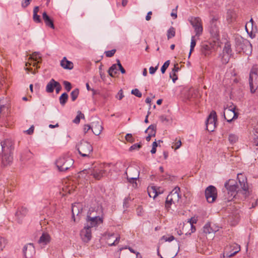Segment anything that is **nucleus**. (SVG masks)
Masks as SVG:
<instances>
[{
	"instance_id": "1",
	"label": "nucleus",
	"mask_w": 258,
	"mask_h": 258,
	"mask_svg": "<svg viewBox=\"0 0 258 258\" xmlns=\"http://www.w3.org/2000/svg\"><path fill=\"white\" fill-rule=\"evenodd\" d=\"M108 165L105 163L97 164L94 166L92 168L89 169L87 171L84 170L83 172H87V173L90 174L93 178L96 180L101 179L106 172V168Z\"/></svg>"
},
{
	"instance_id": "2",
	"label": "nucleus",
	"mask_w": 258,
	"mask_h": 258,
	"mask_svg": "<svg viewBox=\"0 0 258 258\" xmlns=\"http://www.w3.org/2000/svg\"><path fill=\"white\" fill-rule=\"evenodd\" d=\"M180 188L175 187L168 195L165 202V206L166 209L169 210L171 205L178 203L180 196H179Z\"/></svg>"
},
{
	"instance_id": "3",
	"label": "nucleus",
	"mask_w": 258,
	"mask_h": 258,
	"mask_svg": "<svg viewBox=\"0 0 258 258\" xmlns=\"http://www.w3.org/2000/svg\"><path fill=\"white\" fill-rule=\"evenodd\" d=\"M249 84L250 92L254 93L258 88V69L253 67L250 70L249 76Z\"/></svg>"
},
{
	"instance_id": "4",
	"label": "nucleus",
	"mask_w": 258,
	"mask_h": 258,
	"mask_svg": "<svg viewBox=\"0 0 258 258\" xmlns=\"http://www.w3.org/2000/svg\"><path fill=\"white\" fill-rule=\"evenodd\" d=\"M74 161L70 157H60L55 161V164L59 171H65L73 165Z\"/></svg>"
},
{
	"instance_id": "5",
	"label": "nucleus",
	"mask_w": 258,
	"mask_h": 258,
	"mask_svg": "<svg viewBox=\"0 0 258 258\" xmlns=\"http://www.w3.org/2000/svg\"><path fill=\"white\" fill-rule=\"evenodd\" d=\"M224 186L227 190L228 195H230V198L232 199L235 197L236 194H241L239 185L234 179H229L224 184Z\"/></svg>"
},
{
	"instance_id": "6",
	"label": "nucleus",
	"mask_w": 258,
	"mask_h": 258,
	"mask_svg": "<svg viewBox=\"0 0 258 258\" xmlns=\"http://www.w3.org/2000/svg\"><path fill=\"white\" fill-rule=\"evenodd\" d=\"M79 154L84 157H89L93 151L92 145L88 142L81 141L76 146Z\"/></svg>"
},
{
	"instance_id": "7",
	"label": "nucleus",
	"mask_w": 258,
	"mask_h": 258,
	"mask_svg": "<svg viewBox=\"0 0 258 258\" xmlns=\"http://www.w3.org/2000/svg\"><path fill=\"white\" fill-rule=\"evenodd\" d=\"M219 25L220 22L216 17H213L210 21L209 31L211 37L216 40L220 38Z\"/></svg>"
},
{
	"instance_id": "8",
	"label": "nucleus",
	"mask_w": 258,
	"mask_h": 258,
	"mask_svg": "<svg viewBox=\"0 0 258 258\" xmlns=\"http://www.w3.org/2000/svg\"><path fill=\"white\" fill-rule=\"evenodd\" d=\"M85 226L91 228L102 224L103 222V217L102 214L101 216L91 215L87 216Z\"/></svg>"
},
{
	"instance_id": "9",
	"label": "nucleus",
	"mask_w": 258,
	"mask_h": 258,
	"mask_svg": "<svg viewBox=\"0 0 258 258\" xmlns=\"http://www.w3.org/2000/svg\"><path fill=\"white\" fill-rule=\"evenodd\" d=\"M238 180L239 187L241 190V194L246 197L248 195V186L247 182L246 177L242 173H238L237 176Z\"/></svg>"
},
{
	"instance_id": "10",
	"label": "nucleus",
	"mask_w": 258,
	"mask_h": 258,
	"mask_svg": "<svg viewBox=\"0 0 258 258\" xmlns=\"http://www.w3.org/2000/svg\"><path fill=\"white\" fill-rule=\"evenodd\" d=\"M215 41L210 42L205 41L202 42L200 45V52L201 54L205 56H210L214 50Z\"/></svg>"
},
{
	"instance_id": "11",
	"label": "nucleus",
	"mask_w": 258,
	"mask_h": 258,
	"mask_svg": "<svg viewBox=\"0 0 258 258\" xmlns=\"http://www.w3.org/2000/svg\"><path fill=\"white\" fill-rule=\"evenodd\" d=\"M205 194L207 201L209 203H213L217 199V189L213 185H210L207 187L205 190Z\"/></svg>"
},
{
	"instance_id": "12",
	"label": "nucleus",
	"mask_w": 258,
	"mask_h": 258,
	"mask_svg": "<svg viewBox=\"0 0 258 258\" xmlns=\"http://www.w3.org/2000/svg\"><path fill=\"white\" fill-rule=\"evenodd\" d=\"M217 121L216 112L212 111L209 115L206 121V127L209 132H213L216 127Z\"/></svg>"
},
{
	"instance_id": "13",
	"label": "nucleus",
	"mask_w": 258,
	"mask_h": 258,
	"mask_svg": "<svg viewBox=\"0 0 258 258\" xmlns=\"http://www.w3.org/2000/svg\"><path fill=\"white\" fill-rule=\"evenodd\" d=\"M235 107L232 106L224 109V118L228 122H230L234 119H236L238 117V114L235 112Z\"/></svg>"
},
{
	"instance_id": "14",
	"label": "nucleus",
	"mask_w": 258,
	"mask_h": 258,
	"mask_svg": "<svg viewBox=\"0 0 258 258\" xmlns=\"http://www.w3.org/2000/svg\"><path fill=\"white\" fill-rule=\"evenodd\" d=\"M2 153H12L14 149V143L10 139H6L1 143Z\"/></svg>"
},
{
	"instance_id": "15",
	"label": "nucleus",
	"mask_w": 258,
	"mask_h": 258,
	"mask_svg": "<svg viewBox=\"0 0 258 258\" xmlns=\"http://www.w3.org/2000/svg\"><path fill=\"white\" fill-rule=\"evenodd\" d=\"M231 51L232 50L230 43L228 42L226 43L223 49V53L221 57L222 63L226 64L228 62L231 55Z\"/></svg>"
},
{
	"instance_id": "16",
	"label": "nucleus",
	"mask_w": 258,
	"mask_h": 258,
	"mask_svg": "<svg viewBox=\"0 0 258 258\" xmlns=\"http://www.w3.org/2000/svg\"><path fill=\"white\" fill-rule=\"evenodd\" d=\"M190 22L195 29L196 35L198 36H200L203 30L201 19L199 17H196L192 19Z\"/></svg>"
},
{
	"instance_id": "17",
	"label": "nucleus",
	"mask_w": 258,
	"mask_h": 258,
	"mask_svg": "<svg viewBox=\"0 0 258 258\" xmlns=\"http://www.w3.org/2000/svg\"><path fill=\"white\" fill-rule=\"evenodd\" d=\"M80 236L84 242H89L92 237L91 228L85 226L84 229L80 231Z\"/></svg>"
},
{
	"instance_id": "18",
	"label": "nucleus",
	"mask_w": 258,
	"mask_h": 258,
	"mask_svg": "<svg viewBox=\"0 0 258 258\" xmlns=\"http://www.w3.org/2000/svg\"><path fill=\"white\" fill-rule=\"evenodd\" d=\"M28 213V209L24 207L19 208L15 213V217L16 220L19 223L22 222L23 218L26 216Z\"/></svg>"
},
{
	"instance_id": "19",
	"label": "nucleus",
	"mask_w": 258,
	"mask_h": 258,
	"mask_svg": "<svg viewBox=\"0 0 258 258\" xmlns=\"http://www.w3.org/2000/svg\"><path fill=\"white\" fill-rule=\"evenodd\" d=\"M25 258L32 256L35 253V247L32 243H28L25 245L23 249Z\"/></svg>"
},
{
	"instance_id": "20",
	"label": "nucleus",
	"mask_w": 258,
	"mask_h": 258,
	"mask_svg": "<svg viewBox=\"0 0 258 258\" xmlns=\"http://www.w3.org/2000/svg\"><path fill=\"white\" fill-rule=\"evenodd\" d=\"M220 227L213 223H208L205 224L203 227V231L205 233H215L219 231Z\"/></svg>"
},
{
	"instance_id": "21",
	"label": "nucleus",
	"mask_w": 258,
	"mask_h": 258,
	"mask_svg": "<svg viewBox=\"0 0 258 258\" xmlns=\"http://www.w3.org/2000/svg\"><path fill=\"white\" fill-rule=\"evenodd\" d=\"M240 48L247 55H250L252 52V45L250 42L246 39L242 40V42L240 44Z\"/></svg>"
},
{
	"instance_id": "22",
	"label": "nucleus",
	"mask_w": 258,
	"mask_h": 258,
	"mask_svg": "<svg viewBox=\"0 0 258 258\" xmlns=\"http://www.w3.org/2000/svg\"><path fill=\"white\" fill-rule=\"evenodd\" d=\"M50 236L47 233H43L38 241V243L41 247H43L50 241Z\"/></svg>"
},
{
	"instance_id": "23",
	"label": "nucleus",
	"mask_w": 258,
	"mask_h": 258,
	"mask_svg": "<svg viewBox=\"0 0 258 258\" xmlns=\"http://www.w3.org/2000/svg\"><path fill=\"white\" fill-rule=\"evenodd\" d=\"M91 126L92 132L96 136L100 135L103 130L102 124L99 121L92 122Z\"/></svg>"
},
{
	"instance_id": "24",
	"label": "nucleus",
	"mask_w": 258,
	"mask_h": 258,
	"mask_svg": "<svg viewBox=\"0 0 258 258\" xmlns=\"http://www.w3.org/2000/svg\"><path fill=\"white\" fill-rule=\"evenodd\" d=\"M149 196L150 198L155 199L159 194L162 193L160 187H157L155 186H149L147 189Z\"/></svg>"
},
{
	"instance_id": "25",
	"label": "nucleus",
	"mask_w": 258,
	"mask_h": 258,
	"mask_svg": "<svg viewBox=\"0 0 258 258\" xmlns=\"http://www.w3.org/2000/svg\"><path fill=\"white\" fill-rule=\"evenodd\" d=\"M2 163L4 166L10 165L13 161L12 153H1Z\"/></svg>"
},
{
	"instance_id": "26",
	"label": "nucleus",
	"mask_w": 258,
	"mask_h": 258,
	"mask_svg": "<svg viewBox=\"0 0 258 258\" xmlns=\"http://www.w3.org/2000/svg\"><path fill=\"white\" fill-rule=\"evenodd\" d=\"M72 217L74 218V220L75 221V216H79L82 212V207L80 203H77L72 205Z\"/></svg>"
},
{
	"instance_id": "27",
	"label": "nucleus",
	"mask_w": 258,
	"mask_h": 258,
	"mask_svg": "<svg viewBox=\"0 0 258 258\" xmlns=\"http://www.w3.org/2000/svg\"><path fill=\"white\" fill-rule=\"evenodd\" d=\"M42 19L44 21L45 25L52 29H54L53 20L48 16L46 12H44L42 13Z\"/></svg>"
},
{
	"instance_id": "28",
	"label": "nucleus",
	"mask_w": 258,
	"mask_h": 258,
	"mask_svg": "<svg viewBox=\"0 0 258 258\" xmlns=\"http://www.w3.org/2000/svg\"><path fill=\"white\" fill-rule=\"evenodd\" d=\"M60 66L64 69L72 70L73 69V63L64 57L60 61Z\"/></svg>"
},
{
	"instance_id": "29",
	"label": "nucleus",
	"mask_w": 258,
	"mask_h": 258,
	"mask_svg": "<svg viewBox=\"0 0 258 258\" xmlns=\"http://www.w3.org/2000/svg\"><path fill=\"white\" fill-rule=\"evenodd\" d=\"M30 58L31 61H33L32 65L34 67H37V64L41 62V56L40 54L38 52H35L33 53L30 56Z\"/></svg>"
},
{
	"instance_id": "30",
	"label": "nucleus",
	"mask_w": 258,
	"mask_h": 258,
	"mask_svg": "<svg viewBox=\"0 0 258 258\" xmlns=\"http://www.w3.org/2000/svg\"><path fill=\"white\" fill-rule=\"evenodd\" d=\"M39 11V7L38 6H36L34 8L33 11V20L34 22L36 23H40L42 22L40 16L38 15Z\"/></svg>"
},
{
	"instance_id": "31",
	"label": "nucleus",
	"mask_w": 258,
	"mask_h": 258,
	"mask_svg": "<svg viewBox=\"0 0 258 258\" xmlns=\"http://www.w3.org/2000/svg\"><path fill=\"white\" fill-rule=\"evenodd\" d=\"M56 81L52 79L47 84L46 87V91L48 93H52L54 91L55 85H56Z\"/></svg>"
},
{
	"instance_id": "32",
	"label": "nucleus",
	"mask_w": 258,
	"mask_h": 258,
	"mask_svg": "<svg viewBox=\"0 0 258 258\" xmlns=\"http://www.w3.org/2000/svg\"><path fill=\"white\" fill-rule=\"evenodd\" d=\"M117 64H113L110 67L108 71L109 76L112 77H114L115 75L117 73Z\"/></svg>"
},
{
	"instance_id": "33",
	"label": "nucleus",
	"mask_w": 258,
	"mask_h": 258,
	"mask_svg": "<svg viewBox=\"0 0 258 258\" xmlns=\"http://www.w3.org/2000/svg\"><path fill=\"white\" fill-rule=\"evenodd\" d=\"M150 130H152V132L149 133L148 135L151 136V137H155L156 133V125L155 124L150 125L145 131V133H147L148 131H150Z\"/></svg>"
},
{
	"instance_id": "34",
	"label": "nucleus",
	"mask_w": 258,
	"mask_h": 258,
	"mask_svg": "<svg viewBox=\"0 0 258 258\" xmlns=\"http://www.w3.org/2000/svg\"><path fill=\"white\" fill-rule=\"evenodd\" d=\"M32 153L30 151H27L22 154L21 159L22 161H27L32 157Z\"/></svg>"
},
{
	"instance_id": "35",
	"label": "nucleus",
	"mask_w": 258,
	"mask_h": 258,
	"mask_svg": "<svg viewBox=\"0 0 258 258\" xmlns=\"http://www.w3.org/2000/svg\"><path fill=\"white\" fill-rule=\"evenodd\" d=\"M68 95L67 93H63L61 94V95L59 97V100L60 104L62 106H64L68 99Z\"/></svg>"
},
{
	"instance_id": "36",
	"label": "nucleus",
	"mask_w": 258,
	"mask_h": 258,
	"mask_svg": "<svg viewBox=\"0 0 258 258\" xmlns=\"http://www.w3.org/2000/svg\"><path fill=\"white\" fill-rule=\"evenodd\" d=\"M137 172V175L135 177H129L127 175V179L128 181L133 184H135V186L137 185L136 180L139 178V172L137 170H135Z\"/></svg>"
},
{
	"instance_id": "37",
	"label": "nucleus",
	"mask_w": 258,
	"mask_h": 258,
	"mask_svg": "<svg viewBox=\"0 0 258 258\" xmlns=\"http://www.w3.org/2000/svg\"><path fill=\"white\" fill-rule=\"evenodd\" d=\"M175 35V29L174 27H171L168 30L167 33V39L169 40Z\"/></svg>"
},
{
	"instance_id": "38",
	"label": "nucleus",
	"mask_w": 258,
	"mask_h": 258,
	"mask_svg": "<svg viewBox=\"0 0 258 258\" xmlns=\"http://www.w3.org/2000/svg\"><path fill=\"white\" fill-rule=\"evenodd\" d=\"M79 90L78 88L74 89L71 93V97L73 101H75L78 97Z\"/></svg>"
},
{
	"instance_id": "39",
	"label": "nucleus",
	"mask_w": 258,
	"mask_h": 258,
	"mask_svg": "<svg viewBox=\"0 0 258 258\" xmlns=\"http://www.w3.org/2000/svg\"><path fill=\"white\" fill-rule=\"evenodd\" d=\"M196 45V41L195 40V36H192L191 39V42H190V51L188 55V57H190L191 53L192 51L194 50V49Z\"/></svg>"
},
{
	"instance_id": "40",
	"label": "nucleus",
	"mask_w": 258,
	"mask_h": 258,
	"mask_svg": "<svg viewBox=\"0 0 258 258\" xmlns=\"http://www.w3.org/2000/svg\"><path fill=\"white\" fill-rule=\"evenodd\" d=\"M228 139H229V142L231 144H234L238 141V137L236 135L230 134L229 135Z\"/></svg>"
},
{
	"instance_id": "41",
	"label": "nucleus",
	"mask_w": 258,
	"mask_h": 258,
	"mask_svg": "<svg viewBox=\"0 0 258 258\" xmlns=\"http://www.w3.org/2000/svg\"><path fill=\"white\" fill-rule=\"evenodd\" d=\"M6 244L7 240L4 237H0V251L3 250Z\"/></svg>"
},
{
	"instance_id": "42",
	"label": "nucleus",
	"mask_w": 258,
	"mask_h": 258,
	"mask_svg": "<svg viewBox=\"0 0 258 258\" xmlns=\"http://www.w3.org/2000/svg\"><path fill=\"white\" fill-rule=\"evenodd\" d=\"M84 117V115L80 111L78 112V115L76 118L74 119L73 122L75 123H79L80 121V118Z\"/></svg>"
},
{
	"instance_id": "43",
	"label": "nucleus",
	"mask_w": 258,
	"mask_h": 258,
	"mask_svg": "<svg viewBox=\"0 0 258 258\" xmlns=\"http://www.w3.org/2000/svg\"><path fill=\"white\" fill-rule=\"evenodd\" d=\"M170 64V61L167 60L166 61L163 65L162 66L161 68V71L162 74H164L166 70L167 69V68L169 67V65Z\"/></svg>"
},
{
	"instance_id": "44",
	"label": "nucleus",
	"mask_w": 258,
	"mask_h": 258,
	"mask_svg": "<svg viewBox=\"0 0 258 258\" xmlns=\"http://www.w3.org/2000/svg\"><path fill=\"white\" fill-rule=\"evenodd\" d=\"M131 93L132 94L139 98L141 97L142 96L141 92L138 89L132 90Z\"/></svg>"
},
{
	"instance_id": "45",
	"label": "nucleus",
	"mask_w": 258,
	"mask_h": 258,
	"mask_svg": "<svg viewBox=\"0 0 258 258\" xmlns=\"http://www.w3.org/2000/svg\"><path fill=\"white\" fill-rule=\"evenodd\" d=\"M125 139L127 142L130 143H133L135 142V139L133 138L131 134H127L125 135Z\"/></svg>"
},
{
	"instance_id": "46",
	"label": "nucleus",
	"mask_w": 258,
	"mask_h": 258,
	"mask_svg": "<svg viewBox=\"0 0 258 258\" xmlns=\"http://www.w3.org/2000/svg\"><path fill=\"white\" fill-rule=\"evenodd\" d=\"M63 85L64 86L66 90L68 92H69L71 90V89H72V85H71V84L69 82L64 81L63 82Z\"/></svg>"
},
{
	"instance_id": "47",
	"label": "nucleus",
	"mask_w": 258,
	"mask_h": 258,
	"mask_svg": "<svg viewBox=\"0 0 258 258\" xmlns=\"http://www.w3.org/2000/svg\"><path fill=\"white\" fill-rule=\"evenodd\" d=\"M116 52L115 49H112L111 50H108L105 52V55L107 57H112L114 55V53Z\"/></svg>"
},
{
	"instance_id": "48",
	"label": "nucleus",
	"mask_w": 258,
	"mask_h": 258,
	"mask_svg": "<svg viewBox=\"0 0 258 258\" xmlns=\"http://www.w3.org/2000/svg\"><path fill=\"white\" fill-rule=\"evenodd\" d=\"M142 147V145L141 144H135L133 145L130 148V151H133L135 150H139Z\"/></svg>"
},
{
	"instance_id": "49",
	"label": "nucleus",
	"mask_w": 258,
	"mask_h": 258,
	"mask_svg": "<svg viewBox=\"0 0 258 258\" xmlns=\"http://www.w3.org/2000/svg\"><path fill=\"white\" fill-rule=\"evenodd\" d=\"M30 0H22L21 3V6L23 8H27L30 4Z\"/></svg>"
},
{
	"instance_id": "50",
	"label": "nucleus",
	"mask_w": 258,
	"mask_h": 258,
	"mask_svg": "<svg viewBox=\"0 0 258 258\" xmlns=\"http://www.w3.org/2000/svg\"><path fill=\"white\" fill-rule=\"evenodd\" d=\"M240 250V245L238 244H236L235 245V251L229 255V256L231 257L234 256L235 254H236L238 252H239Z\"/></svg>"
},
{
	"instance_id": "51",
	"label": "nucleus",
	"mask_w": 258,
	"mask_h": 258,
	"mask_svg": "<svg viewBox=\"0 0 258 258\" xmlns=\"http://www.w3.org/2000/svg\"><path fill=\"white\" fill-rule=\"evenodd\" d=\"M158 146V144L156 141H154L152 144V148L151 150V153L152 154H155L156 152V148Z\"/></svg>"
},
{
	"instance_id": "52",
	"label": "nucleus",
	"mask_w": 258,
	"mask_h": 258,
	"mask_svg": "<svg viewBox=\"0 0 258 258\" xmlns=\"http://www.w3.org/2000/svg\"><path fill=\"white\" fill-rule=\"evenodd\" d=\"M116 61H117V66H118V68H119V70L120 71L121 73L122 74H125V70L122 67L121 64L119 60V59H117Z\"/></svg>"
},
{
	"instance_id": "53",
	"label": "nucleus",
	"mask_w": 258,
	"mask_h": 258,
	"mask_svg": "<svg viewBox=\"0 0 258 258\" xmlns=\"http://www.w3.org/2000/svg\"><path fill=\"white\" fill-rule=\"evenodd\" d=\"M162 239L164 240L165 241H172L174 239V237L172 235L170 236L169 237H167L166 236H163L162 237Z\"/></svg>"
},
{
	"instance_id": "54",
	"label": "nucleus",
	"mask_w": 258,
	"mask_h": 258,
	"mask_svg": "<svg viewBox=\"0 0 258 258\" xmlns=\"http://www.w3.org/2000/svg\"><path fill=\"white\" fill-rule=\"evenodd\" d=\"M253 21L252 18L250 20L249 22H247L246 24L245 27V30H246V32H247V33H249L248 25H250L252 27L253 26Z\"/></svg>"
},
{
	"instance_id": "55",
	"label": "nucleus",
	"mask_w": 258,
	"mask_h": 258,
	"mask_svg": "<svg viewBox=\"0 0 258 258\" xmlns=\"http://www.w3.org/2000/svg\"><path fill=\"white\" fill-rule=\"evenodd\" d=\"M160 119L162 122H168L170 121V119L164 115L160 116Z\"/></svg>"
},
{
	"instance_id": "56",
	"label": "nucleus",
	"mask_w": 258,
	"mask_h": 258,
	"mask_svg": "<svg viewBox=\"0 0 258 258\" xmlns=\"http://www.w3.org/2000/svg\"><path fill=\"white\" fill-rule=\"evenodd\" d=\"M170 78H172L173 83H175V81L178 79V77L176 74V73H172V72L170 73Z\"/></svg>"
},
{
	"instance_id": "57",
	"label": "nucleus",
	"mask_w": 258,
	"mask_h": 258,
	"mask_svg": "<svg viewBox=\"0 0 258 258\" xmlns=\"http://www.w3.org/2000/svg\"><path fill=\"white\" fill-rule=\"evenodd\" d=\"M119 236L116 237L115 240L112 243H108V244L110 245V246L115 245L119 242Z\"/></svg>"
},
{
	"instance_id": "58",
	"label": "nucleus",
	"mask_w": 258,
	"mask_h": 258,
	"mask_svg": "<svg viewBox=\"0 0 258 258\" xmlns=\"http://www.w3.org/2000/svg\"><path fill=\"white\" fill-rule=\"evenodd\" d=\"M90 129H91V125L89 124H85L84 127V134H86Z\"/></svg>"
},
{
	"instance_id": "59",
	"label": "nucleus",
	"mask_w": 258,
	"mask_h": 258,
	"mask_svg": "<svg viewBox=\"0 0 258 258\" xmlns=\"http://www.w3.org/2000/svg\"><path fill=\"white\" fill-rule=\"evenodd\" d=\"M54 88H55V89H56V93H58V92L60 91V90L61 89V85H60V84H59L58 82H56V85H55Z\"/></svg>"
},
{
	"instance_id": "60",
	"label": "nucleus",
	"mask_w": 258,
	"mask_h": 258,
	"mask_svg": "<svg viewBox=\"0 0 258 258\" xmlns=\"http://www.w3.org/2000/svg\"><path fill=\"white\" fill-rule=\"evenodd\" d=\"M158 69V67H151L149 68V73L150 74H154Z\"/></svg>"
},
{
	"instance_id": "61",
	"label": "nucleus",
	"mask_w": 258,
	"mask_h": 258,
	"mask_svg": "<svg viewBox=\"0 0 258 258\" xmlns=\"http://www.w3.org/2000/svg\"><path fill=\"white\" fill-rule=\"evenodd\" d=\"M123 97V92H122V91L121 90H120L117 96H116V98H118L119 100H121L122 99V98Z\"/></svg>"
},
{
	"instance_id": "62",
	"label": "nucleus",
	"mask_w": 258,
	"mask_h": 258,
	"mask_svg": "<svg viewBox=\"0 0 258 258\" xmlns=\"http://www.w3.org/2000/svg\"><path fill=\"white\" fill-rule=\"evenodd\" d=\"M91 215H97V212L93 209H90L88 212L87 216Z\"/></svg>"
},
{
	"instance_id": "63",
	"label": "nucleus",
	"mask_w": 258,
	"mask_h": 258,
	"mask_svg": "<svg viewBox=\"0 0 258 258\" xmlns=\"http://www.w3.org/2000/svg\"><path fill=\"white\" fill-rule=\"evenodd\" d=\"M175 145L176 146V147H175V150H177L178 149H179L181 145V141L180 140H178L175 143Z\"/></svg>"
},
{
	"instance_id": "64",
	"label": "nucleus",
	"mask_w": 258,
	"mask_h": 258,
	"mask_svg": "<svg viewBox=\"0 0 258 258\" xmlns=\"http://www.w3.org/2000/svg\"><path fill=\"white\" fill-rule=\"evenodd\" d=\"M34 132V126H32L30 127L28 130L26 131V132L28 135L32 134Z\"/></svg>"
}]
</instances>
